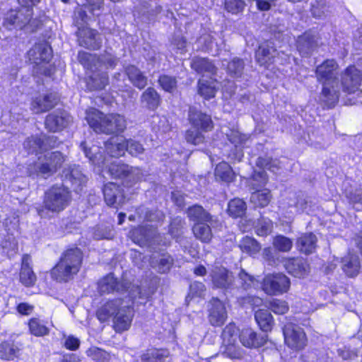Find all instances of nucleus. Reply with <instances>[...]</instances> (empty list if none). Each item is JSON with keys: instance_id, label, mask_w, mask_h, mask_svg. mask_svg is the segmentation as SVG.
Wrapping results in <instances>:
<instances>
[{"instance_id": "nucleus-25", "label": "nucleus", "mask_w": 362, "mask_h": 362, "mask_svg": "<svg viewBox=\"0 0 362 362\" xmlns=\"http://www.w3.org/2000/svg\"><path fill=\"white\" fill-rule=\"evenodd\" d=\"M189 119L192 126L204 131H210L213 128L211 117L194 108L189 109Z\"/></svg>"}, {"instance_id": "nucleus-43", "label": "nucleus", "mask_w": 362, "mask_h": 362, "mask_svg": "<svg viewBox=\"0 0 362 362\" xmlns=\"http://www.w3.org/2000/svg\"><path fill=\"white\" fill-rule=\"evenodd\" d=\"M247 206L245 202L239 198L230 200L228 204V213L233 217H242L246 211Z\"/></svg>"}, {"instance_id": "nucleus-45", "label": "nucleus", "mask_w": 362, "mask_h": 362, "mask_svg": "<svg viewBox=\"0 0 362 362\" xmlns=\"http://www.w3.org/2000/svg\"><path fill=\"white\" fill-rule=\"evenodd\" d=\"M30 332L36 337H43L49 332V328L39 318H31L28 322Z\"/></svg>"}, {"instance_id": "nucleus-62", "label": "nucleus", "mask_w": 362, "mask_h": 362, "mask_svg": "<svg viewBox=\"0 0 362 362\" xmlns=\"http://www.w3.org/2000/svg\"><path fill=\"white\" fill-rule=\"evenodd\" d=\"M255 279L252 276L248 274L245 270L241 269L238 274V282L240 285L237 287H241L244 290H247L250 288L254 284Z\"/></svg>"}, {"instance_id": "nucleus-22", "label": "nucleus", "mask_w": 362, "mask_h": 362, "mask_svg": "<svg viewBox=\"0 0 362 362\" xmlns=\"http://www.w3.org/2000/svg\"><path fill=\"white\" fill-rule=\"evenodd\" d=\"M96 35L95 30L86 27L79 28L77 32L79 45L88 49H97L100 47V42Z\"/></svg>"}, {"instance_id": "nucleus-24", "label": "nucleus", "mask_w": 362, "mask_h": 362, "mask_svg": "<svg viewBox=\"0 0 362 362\" xmlns=\"http://www.w3.org/2000/svg\"><path fill=\"white\" fill-rule=\"evenodd\" d=\"M173 259L168 253H154L150 258L152 268L161 274L167 273L173 264Z\"/></svg>"}, {"instance_id": "nucleus-52", "label": "nucleus", "mask_w": 362, "mask_h": 362, "mask_svg": "<svg viewBox=\"0 0 362 362\" xmlns=\"http://www.w3.org/2000/svg\"><path fill=\"white\" fill-rule=\"evenodd\" d=\"M137 214L141 218L148 221H160L164 218V214L161 211H149L144 207H139Z\"/></svg>"}, {"instance_id": "nucleus-47", "label": "nucleus", "mask_w": 362, "mask_h": 362, "mask_svg": "<svg viewBox=\"0 0 362 362\" xmlns=\"http://www.w3.org/2000/svg\"><path fill=\"white\" fill-rule=\"evenodd\" d=\"M205 222L196 223L193 227V233L195 237L202 242H209L212 238L211 228Z\"/></svg>"}, {"instance_id": "nucleus-56", "label": "nucleus", "mask_w": 362, "mask_h": 362, "mask_svg": "<svg viewBox=\"0 0 362 362\" xmlns=\"http://www.w3.org/2000/svg\"><path fill=\"white\" fill-rule=\"evenodd\" d=\"M274 247L281 252H288L293 246V242L291 239L284 235H277L273 240Z\"/></svg>"}, {"instance_id": "nucleus-32", "label": "nucleus", "mask_w": 362, "mask_h": 362, "mask_svg": "<svg viewBox=\"0 0 362 362\" xmlns=\"http://www.w3.org/2000/svg\"><path fill=\"white\" fill-rule=\"evenodd\" d=\"M140 100L144 107L154 110L160 105L161 99L158 92L150 87L143 92Z\"/></svg>"}, {"instance_id": "nucleus-23", "label": "nucleus", "mask_w": 362, "mask_h": 362, "mask_svg": "<svg viewBox=\"0 0 362 362\" xmlns=\"http://www.w3.org/2000/svg\"><path fill=\"white\" fill-rule=\"evenodd\" d=\"M277 51L271 42L262 44L256 51L255 57L260 66H267L273 63Z\"/></svg>"}, {"instance_id": "nucleus-63", "label": "nucleus", "mask_w": 362, "mask_h": 362, "mask_svg": "<svg viewBox=\"0 0 362 362\" xmlns=\"http://www.w3.org/2000/svg\"><path fill=\"white\" fill-rule=\"evenodd\" d=\"M158 82L160 86L165 91L168 92H173L175 89L177 85L175 78L167 75L161 76L159 78Z\"/></svg>"}, {"instance_id": "nucleus-9", "label": "nucleus", "mask_w": 362, "mask_h": 362, "mask_svg": "<svg viewBox=\"0 0 362 362\" xmlns=\"http://www.w3.org/2000/svg\"><path fill=\"white\" fill-rule=\"evenodd\" d=\"M33 9L23 7L20 10H11L4 18V25L8 30L13 28L22 29L30 23Z\"/></svg>"}, {"instance_id": "nucleus-50", "label": "nucleus", "mask_w": 362, "mask_h": 362, "mask_svg": "<svg viewBox=\"0 0 362 362\" xmlns=\"http://www.w3.org/2000/svg\"><path fill=\"white\" fill-rule=\"evenodd\" d=\"M118 63V59L110 53H105L104 54L98 57L97 59V69L102 71L103 69H113Z\"/></svg>"}, {"instance_id": "nucleus-59", "label": "nucleus", "mask_w": 362, "mask_h": 362, "mask_svg": "<svg viewBox=\"0 0 362 362\" xmlns=\"http://www.w3.org/2000/svg\"><path fill=\"white\" fill-rule=\"evenodd\" d=\"M257 165L267 169L273 173H276L279 169V162L276 159H272L269 158H259Z\"/></svg>"}, {"instance_id": "nucleus-37", "label": "nucleus", "mask_w": 362, "mask_h": 362, "mask_svg": "<svg viewBox=\"0 0 362 362\" xmlns=\"http://www.w3.org/2000/svg\"><path fill=\"white\" fill-rule=\"evenodd\" d=\"M216 81L210 78L209 80L202 78L198 81V93L206 100H209L215 96L216 93Z\"/></svg>"}, {"instance_id": "nucleus-42", "label": "nucleus", "mask_w": 362, "mask_h": 362, "mask_svg": "<svg viewBox=\"0 0 362 362\" xmlns=\"http://www.w3.org/2000/svg\"><path fill=\"white\" fill-rule=\"evenodd\" d=\"M168 354L165 349H151L144 353L141 359L142 362H163Z\"/></svg>"}, {"instance_id": "nucleus-19", "label": "nucleus", "mask_w": 362, "mask_h": 362, "mask_svg": "<svg viewBox=\"0 0 362 362\" xmlns=\"http://www.w3.org/2000/svg\"><path fill=\"white\" fill-rule=\"evenodd\" d=\"M284 265L287 272L295 277L303 278L310 272L309 264L302 257L286 259Z\"/></svg>"}, {"instance_id": "nucleus-12", "label": "nucleus", "mask_w": 362, "mask_h": 362, "mask_svg": "<svg viewBox=\"0 0 362 362\" xmlns=\"http://www.w3.org/2000/svg\"><path fill=\"white\" fill-rule=\"evenodd\" d=\"M284 335L286 344L291 349L299 350L306 344L305 334L299 326L289 323L284 326Z\"/></svg>"}, {"instance_id": "nucleus-36", "label": "nucleus", "mask_w": 362, "mask_h": 362, "mask_svg": "<svg viewBox=\"0 0 362 362\" xmlns=\"http://www.w3.org/2000/svg\"><path fill=\"white\" fill-rule=\"evenodd\" d=\"M86 156L92 162L93 164L103 167L105 165V159L100 152V148L95 145L88 147L85 141L81 144Z\"/></svg>"}, {"instance_id": "nucleus-64", "label": "nucleus", "mask_w": 362, "mask_h": 362, "mask_svg": "<svg viewBox=\"0 0 362 362\" xmlns=\"http://www.w3.org/2000/svg\"><path fill=\"white\" fill-rule=\"evenodd\" d=\"M93 237L96 240L111 239L113 237V234L110 227L98 226L94 230Z\"/></svg>"}, {"instance_id": "nucleus-28", "label": "nucleus", "mask_w": 362, "mask_h": 362, "mask_svg": "<svg viewBox=\"0 0 362 362\" xmlns=\"http://www.w3.org/2000/svg\"><path fill=\"white\" fill-rule=\"evenodd\" d=\"M45 136L32 135L25 139L23 142V148L28 154H38L45 148Z\"/></svg>"}, {"instance_id": "nucleus-54", "label": "nucleus", "mask_w": 362, "mask_h": 362, "mask_svg": "<svg viewBox=\"0 0 362 362\" xmlns=\"http://www.w3.org/2000/svg\"><path fill=\"white\" fill-rule=\"evenodd\" d=\"M267 180V176L264 170L255 171L250 178V186L253 189H259V188L265 186Z\"/></svg>"}, {"instance_id": "nucleus-5", "label": "nucleus", "mask_w": 362, "mask_h": 362, "mask_svg": "<svg viewBox=\"0 0 362 362\" xmlns=\"http://www.w3.org/2000/svg\"><path fill=\"white\" fill-rule=\"evenodd\" d=\"M64 162V157L59 151L47 152L38 158V162L28 169L30 176L42 175L47 178L54 175Z\"/></svg>"}, {"instance_id": "nucleus-13", "label": "nucleus", "mask_w": 362, "mask_h": 362, "mask_svg": "<svg viewBox=\"0 0 362 362\" xmlns=\"http://www.w3.org/2000/svg\"><path fill=\"white\" fill-rule=\"evenodd\" d=\"M72 122V117L66 111L57 110L47 115L45 124L47 129L56 132L66 128Z\"/></svg>"}, {"instance_id": "nucleus-18", "label": "nucleus", "mask_w": 362, "mask_h": 362, "mask_svg": "<svg viewBox=\"0 0 362 362\" xmlns=\"http://www.w3.org/2000/svg\"><path fill=\"white\" fill-rule=\"evenodd\" d=\"M131 284L126 281H119L112 274L103 278L98 282V291L100 293L123 292L127 291Z\"/></svg>"}, {"instance_id": "nucleus-34", "label": "nucleus", "mask_w": 362, "mask_h": 362, "mask_svg": "<svg viewBox=\"0 0 362 362\" xmlns=\"http://www.w3.org/2000/svg\"><path fill=\"white\" fill-rule=\"evenodd\" d=\"M317 47L316 37L308 33L298 37L297 47L303 56H309Z\"/></svg>"}, {"instance_id": "nucleus-58", "label": "nucleus", "mask_w": 362, "mask_h": 362, "mask_svg": "<svg viewBox=\"0 0 362 362\" xmlns=\"http://www.w3.org/2000/svg\"><path fill=\"white\" fill-rule=\"evenodd\" d=\"M185 139L187 143L196 146L204 143V136L198 129H189L186 132Z\"/></svg>"}, {"instance_id": "nucleus-16", "label": "nucleus", "mask_w": 362, "mask_h": 362, "mask_svg": "<svg viewBox=\"0 0 362 362\" xmlns=\"http://www.w3.org/2000/svg\"><path fill=\"white\" fill-rule=\"evenodd\" d=\"M59 102L56 93H50L33 98L30 103V110L35 114H40L54 108Z\"/></svg>"}, {"instance_id": "nucleus-8", "label": "nucleus", "mask_w": 362, "mask_h": 362, "mask_svg": "<svg viewBox=\"0 0 362 362\" xmlns=\"http://www.w3.org/2000/svg\"><path fill=\"white\" fill-rule=\"evenodd\" d=\"M362 81V73L355 66H349L340 74V88L347 94L359 90Z\"/></svg>"}, {"instance_id": "nucleus-33", "label": "nucleus", "mask_w": 362, "mask_h": 362, "mask_svg": "<svg viewBox=\"0 0 362 362\" xmlns=\"http://www.w3.org/2000/svg\"><path fill=\"white\" fill-rule=\"evenodd\" d=\"M360 268L361 264L358 255L349 254L342 259V269L347 276L354 277L358 275Z\"/></svg>"}, {"instance_id": "nucleus-26", "label": "nucleus", "mask_w": 362, "mask_h": 362, "mask_svg": "<svg viewBox=\"0 0 362 362\" xmlns=\"http://www.w3.org/2000/svg\"><path fill=\"white\" fill-rule=\"evenodd\" d=\"M31 262L30 256L23 255L19 276L20 281L27 287L33 286L37 280L36 275L31 267Z\"/></svg>"}, {"instance_id": "nucleus-2", "label": "nucleus", "mask_w": 362, "mask_h": 362, "mask_svg": "<svg viewBox=\"0 0 362 362\" xmlns=\"http://www.w3.org/2000/svg\"><path fill=\"white\" fill-rule=\"evenodd\" d=\"M71 200V192L63 185H54L47 189L43 197L42 204L36 208L42 218H49L53 214L64 211Z\"/></svg>"}, {"instance_id": "nucleus-31", "label": "nucleus", "mask_w": 362, "mask_h": 362, "mask_svg": "<svg viewBox=\"0 0 362 362\" xmlns=\"http://www.w3.org/2000/svg\"><path fill=\"white\" fill-rule=\"evenodd\" d=\"M127 140L122 137H112L105 144V150L112 157H119L124 155L126 151Z\"/></svg>"}, {"instance_id": "nucleus-40", "label": "nucleus", "mask_w": 362, "mask_h": 362, "mask_svg": "<svg viewBox=\"0 0 362 362\" xmlns=\"http://www.w3.org/2000/svg\"><path fill=\"white\" fill-rule=\"evenodd\" d=\"M255 317L257 323L262 331L268 332L272 329L273 326V317L267 310H258L255 313Z\"/></svg>"}, {"instance_id": "nucleus-11", "label": "nucleus", "mask_w": 362, "mask_h": 362, "mask_svg": "<svg viewBox=\"0 0 362 362\" xmlns=\"http://www.w3.org/2000/svg\"><path fill=\"white\" fill-rule=\"evenodd\" d=\"M238 329L234 324L228 325L223 330V345L225 346V354L231 358H239L241 354L237 346Z\"/></svg>"}, {"instance_id": "nucleus-51", "label": "nucleus", "mask_w": 362, "mask_h": 362, "mask_svg": "<svg viewBox=\"0 0 362 362\" xmlns=\"http://www.w3.org/2000/svg\"><path fill=\"white\" fill-rule=\"evenodd\" d=\"M244 66L245 64L243 59L235 57L228 62L227 71L232 77L238 78L242 76Z\"/></svg>"}, {"instance_id": "nucleus-44", "label": "nucleus", "mask_w": 362, "mask_h": 362, "mask_svg": "<svg viewBox=\"0 0 362 362\" xmlns=\"http://www.w3.org/2000/svg\"><path fill=\"white\" fill-rule=\"evenodd\" d=\"M272 199L271 192L268 189H256L250 197V201L255 205L264 207L269 204Z\"/></svg>"}, {"instance_id": "nucleus-3", "label": "nucleus", "mask_w": 362, "mask_h": 362, "mask_svg": "<svg viewBox=\"0 0 362 362\" xmlns=\"http://www.w3.org/2000/svg\"><path fill=\"white\" fill-rule=\"evenodd\" d=\"M86 114L90 127L97 133L109 134L123 132L127 126L124 117L118 114L104 115L95 108L88 109Z\"/></svg>"}, {"instance_id": "nucleus-55", "label": "nucleus", "mask_w": 362, "mask_h": 362, "mask_svg": "<svg viewBox=\"0 0 362 362\" xmlns=\"http://www.w3.org/2000/svg\"><path fill=\"white\" fill-rule=\"evenodd\" d=\"M78 58L80 63L87 69H89L91 71L93 69H97L96 63L98 57L96 55H93L85 52H79Z\"/></svg>"}, {"instance_id": "nucleus-4", "label": "nucleus", "mask_w": 362, "mask_h": 362, "mask_svg": "<svg viewBox=\"0 0 362 362\" xmlns=\"http://www.w3.org/2000/svg\"><path fill=\"white\" fill-rule=\"evenodd\" d=\"M83 261V253L77 247L66 250L59 262L52 270V276L57 281L67 282L79 272Z\"/></svg>"}, {"instance_id": "nucleus-49", "label": "nucleus", "mask_w": 362, "mask_h": 362, "mask_svg": "<svg viewBox=\"0 0 362 362\" xmlns=\"http://www.w3.org/2000/svg\"><path fill=\"white\" fill-rule=\"evenodd\" d=\"M215 175L223 181L229 182L233 180L234 173L227 163L221 162L216 167Z\"/></svg>"}, {"instance_id": "nucleus-14", "label": "nucleus", "mask_w": 362, "mask_h": 362, "mask_svg": "<svg viewBox=\"0 0 362 362\" xmlns=\"http://www.w3.org/2000/svg\"><path fill=\"white\" fill-rule=\"evenodd\" d=\"M208 318L209 323L214 327L223 325L227 319V312L224 304L218 298H213L209 305Z\"/></svg>"}, {"instance_id": "nucleus-29", "label": "nucleus", "mask_w": 362, "mask_h": 362, "mask_svg": "<svg viewBox=\"0 0 362 362\" xmlns=\"http://www.w3.org/2000/svg\"><path fill=\"white\" fill-rule=\"evenodd\" d=\"M187 214L189 218L196 222V223L206 222L209 223L211 226H214V222H216L214 217L199 205H194L188 208Z\"/></svg>"}, {"instance_id": "nucleus-30", "label": "nucleus", "mask_w": 362, "mask_h": 362, "mask_svg": "<svg viewBox=\"0 0 362 362\" xmlns=\"http://www.w3.org/2000/svg\"><path fill=\"white\" fill-rule=\"evenodd\" d=\"M125 74L134 86L139 89L144 88L148 83V78L144 73L134 65L125 68Z\"/></svg>"}, {"instance_id": "nucleus-53", "label": "nucleus", "mask_w": 362, "mask_h": 362, "mask_svg": "<svg viewBox=\"0 0 362 362\" xmlns=\"http://www.w3.org/2000/svg\"><path fill=\"white\" fill-rule=\"evenodd\" d=\"M88 357L97 362H108L110 359V354L103 349L93 346L86 351Z\"/></svg>"}, {"instance_id": "nucleus-35", "label": "nucleus", "mask_w": 362, "mask_h": 362, "mask_svg": "<svg viewBox=\"0 0 362 362\" xmlns=\"http://www.w3.org/2000/svg\"><path fill=\"white\" fill-rule=\"evenodd\" d=\"M191 67L198 74L214 75L216 73L215 65L206 58L194 57L192 59Z\"/></svg>"}, {"instance_id": "nucleus-1", "label": "nucleus", "mask_w": 362, "mask_h": 362, "mask_svg": "<svg viewBox=\"0 0 362 362\" xmlns=\"http://www.w3.org/2000/svg\"><path fill=\"white\" fill-rule=\"evenodd\" d=\"M338 69L339 65L334 59H327L316 67V78L322 85L320 99L328 107H334L339 99Z\"/></svg>"}, {"instance_id": "nucleus-39", "label": "nucleus", "mask_w": 362, "mask_h": 362, "mask_svg": "<svg viewBox=\"0 0 362 362\" xmlns=\"http://www.w3.org/2000/svg\"><path fill=\"white\" fill-rule=\"evenodd\" d=\"M97 70L98 69L92 70L93 74L89 76L87 81L88 87L91 90L103 89L108 83L107 73L103 71L97 73Z\"/></svg>"}, {"instance_id": "nucleus-61", "label": "nucleus", "mask_w": 362, "mask_h": 362, "mask_svg": "<svg viewBox=\"0 0 362 362\" xmlns=\"http://www.w3.org/2000/svg\"><path fill=\"white\" fill-rule=\"evenodd\" d=\"M245 6L243 0H226V9L233 14L243 11Z\"/></svg>"}, {"instance_id": "nucleus-20", "label": "nucleus", "mask_w": 362, "mask_h": 362, "mask_svg": "<svg viewBox=\"0 0 362 362\" xmlns=\"http://www.w3.org/2000/svg\"><path fill=\"white\" fill-rule=\"evenodd\" d=\"M239 338L242 344L247 348L262 346L267 340V336L265 334H257L250 328L243 329L239 334Z\"/></svg>"}, {"instance_id": "nucleus-6", "label": "nucleus", "mask_w": 362, "mask_h": 362, "mask_svg": "<svg viewBox=\"0 0 362 362\" xmlns=\"http://www.w3.org/2000/svg\"><path fill=\"white\" fill-rule=\"evenodd\" d=\"M107 172L113 177L122 179L123 185L126 187H133L136 183L141 182L144 177L140 168L120 162L111 163Z\"/></svg>"}, {"instance_id": "nucleus-46", "label": "nucleus", "mask_w": 362, "mask_h": 362, "mask_svg": "<svg viewBox=\"0 0 362 362\" xmlns=\"http://www.w3.org/2000/svg\"><path fill=\"white\" fill-rule=\"evenodd\" d=\"M19 350V348L13 343L2 342L0 345V358L13 360L18 356Z\"/></svg>"}, {"instance_id": "nucleus-7", "label": "nucleus", "mask_w": 362, "mask_h": 362, "mask_svg": "<svg viewBox=\"0 0 362 362\" xmlns=\"http://www.w3.org/2000/svg\"><path fill=\"white\" fill-rule=\"evenodd\" d=\"M29 60L35 64L39 69L36 71L45 76H51L52 70L44 64L49 62L52 58V49L49 45L45 42L35 44L28 52Z\"/></svg>"}, {"instance_id": "nucleus-17", "label": "nucleus", "mask_w": 362, "mask_h": 362, "mask_svg": "<svg viewBox=\"0 0 362 362\" xmlns=\"http://www.w3.org/2000/svg\"><path fill=\"white\" fill-rule=\"evenodd\" d=\"M103 195L106 204L116 209L125 202V196L122 189L114 182H108L104 185Z\"/></svg>"}, {"instance_id": "nucleus-21", "label": "nucleus", "mask_w": 362, "mask_h": 362, "mask_svg": "<svg viewBox=\"0 0 362 362\" xmlns=\"http://www.w3.org/2000/svg\"><path fill=\"white\" fill-rule=\"evenodd\" d=\"M133 310L129 305H122L114 318V327L117 332L127 330L131 325Z\"/></svg>"}, {"instance_id": "nucleus-60", "label": "nucleus", "mask_w": 362, "mask_h": 362, "mask_svg": "<svg viewBox=\"0 0 362 362\" xmlns=\"http://www.w3.org/2000/svg\"><path fill=\"white\" fill-rule=\"evenodd\" d=\"M269 309L276 314L283 315L288 310V305L284 300L274 299L269 303Z\"/></svg>"}, {"instance_id": "nucleus-41", "label": "nucleus", "mask_w": 362, "mask_h": 362, "mask_svg": "<svg viewBox=\"0 0 362 362\" xmlns=\"http://www.w3.org/2000/svg\"><path fill=\"white\" fill-rule=\"evenodd\" d=\"M64 177L72 185H81L86 182V177L82 173L78 165L70 166L64 171Z\"/></svg>"}, {"instance_id": "nucleus-38", "label": "nucleus", "mask_w": 362, "mask_h": 362, "mask_svg": "<svg viewBox=\"0 0 362 362\" xmlns=\"http://www.w3.org/2000/svg\"><path fill=\"white\" fill-rule=\"evenodd\" d=\"M317 238L312 233L303 234L297 240V246L301 252L310 254L315 251Z\"/></svg>"}, {"instance_id": "nucleus-57", "label": "nucleus", "mask_w": 362, "mask_h": 362, "mask_svg": "<svg viewBox=\"0 0 362 362\" xmlns=\"http://www.w3.org/2000/svg\"><path fill=\"white\" fill-rule=\"evenodd\" d=\"M273 223L267 218H262L258 221L255 226L256 233L259 236H267L272 231Z\"/></svg>"}, {"instance_id": "nucleus-48", "label": "nucleus", "mask_w": 362, "mask_h": 362, "mask_svg": "<svg viewBox=\"0 0 362 362\" xmlns=\"http://www.w3.org/2000/svg\"><path fill=\"white\" fill-rule=\"evenodd\" d=\"M240 249L250 255L257 254L260 250V245L254 238L246 236L239 244Z\"/></svg>"}, {"instance_id": "nucleus-27", "label": "nucleus", "mask_w": 362, "mask_h": 362, "mask_svg": "<svg viewBox=\"0 0 362 362\" xmlns=\"http://www.w3.org/2000/svg\"><path fill=\"white\" fill-rule=\"evenodd\" d=\"M123 305L122 299L107 301L97 310V317L100 322H106L111 317H115L119 308Z\"/></svg>"}, {"instance_id": "nucleus-15", "label": "nucleus", "mask_w": 362, "mask_h": 362, "mask_svg": "<svg viewBox=\"0 0 362 362\" xmlns=\"http://www.w3.org/2000/svg\"><path fill=\"white\" fill-rule=\"evenodd\" d=\"M213 285L219 288L232 289L234 286L233 273L222 267H216L210 274Z\"/></svg>"}, {"instance_id": "nucleus-10", "label": "nucleus", "mask_w": 362, "mask_h": 362, "mask_svg": "<svg viewBox=\"0 0 362 362\" xmlns=\"http://www.w3.org/2000/svg\"><path fill=\"white\" fill-rule=\"evenodd\" d=\"M289 287V279L281 273L267 275L262 283L264 291L270 295L285 293Z\"/></svg>"}]
</instances>
